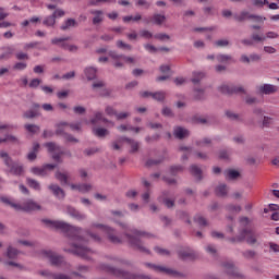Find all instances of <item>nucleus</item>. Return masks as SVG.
I'll return each instance as SVG.
<instances>
[{
	"label": "nucleus",
	"instance_id": "obj_1",
	"mask_svg": "<svg viewBox=\"0 0 279 279\" xmlns=\"http://www.w3.org/2000/svg\"><path fill=\"white\" fill-rule=\"evenodd\" d=\"M41 223L47 226L48 228H53L54 230H61L64 232L66 236L70 239L69 245L71 248H63L68 254H74V256H80V258H84V260H90V255L93 254V250L84 246V236H82V228L73 227L64 221L60 220H51V219H41Z\"/></svg>",
	"mask_w": 279,
	"mask_h": 279
},
{
	"label": "nucleus",
	"instance_id": "obj_2",
	"mask_svg": "<svg viewBox=\"0 0 279 279\" xmlns=\"http://www.w3.org/2000/svg\"><path fill=\"white\" fill-rule=\"evenodd\" d=\"M124 236L133 250H137V252H142L143 254H151V252L145 247L141 239H143V236H146V239H156V235L153 233H147L137 229H131L124 232Z\"/></svg>",
	"mask_w": 279,
	"mask_h": 279
},
{
	"label": "nucleus",
	"instance_id": "obj_3",
	"mask_svg": "<svg viewBox=\"0 0 279 279\" xmlns=\"http://www.w3.org/2000/svg\"><path fill=\"white\" fill-rule=\"evenodd\" d=\"M100 269L102 271H106V274H109L110 276H113L114 278H119V279H151V276L149 275L132 274L130 271H126L121 268H117L114 266H110L108 264H101Z\"/></svg>",
	"mask_w": 279,
	"mask_h": 279
},
{
	"label": "nucleus",
	"instance_id": "obj_4",
	"mask_svg": "<svg viewBox=\"0 0 279 279\" xmlns=\"http://www.w3.org/2000/svg\"><path fill=\"white\" fill-rule=\"evenodd\" d=\"M0 158L3 160L5 167L9 169V173L12 175L21 177L25 173V167L19 162H14V159L5 150H0Z\"/></svg>",
	"mask_w": 279,
	"mask_h": 279
},
{
	"label": "nucleus",
	"instance_id": "obj_5",
	"mask_svg": "<svg viewBox=\"0 0 279 279\" xmlns=\"http://www.w3.org/2000/svg\"><path fill=\"white\" fill-rule=\"evenodd\" d=\"M41 254L43 256H45V258H48L50 260V264L53 265V267H63L66 265L69 267L71 266L69 265V263H66V260H64V256L58 255L51 250L43 251Z\"/></svg>",
	"mask_w": 279,
	"mask_h": 279
},
{
	"label": "nucleus",
	"instance_id": "obj_6",
	"mask_svg": "<svg viewBox=\"0 0 279 279\" xmlns=\"http://www.w3.org/2000/svg\"><path fill=\"white\" fill-rule=\"evenodd\" d=\"M145 266L149 267L150 269H154L155 271H158L159 274H166V276H172V278H182L184 276L182 272L166 266H160L151 263H145Z\"/></svg>",
	"mask_w": 279,
	"mask_h": 279
},
{
	"label": "nucleus",
	"instance_id": "obj_7",
	"mask_svg": "<svg viewBox=\"0 0 279 279\" xmlns=\"http://www.w3.org/2000/svg\"><path fill=\"white\" fill-rule=\"evenodd\" d=\"M56 167H58V165H56V163H46L41 167H32L31 173H33V175H37L39 178H47V175H49V171H53V169H56Z\"/></svg>",
	"mask_w": 279,
	"mask_h": 279
},
{
	"label": "nucleus",
	"instance_id": "obj_8",
	"mask_svg": "<svg viewBox=\"0 0 279 279\" xmlns=\"http://www.w3.org/2000/svg\"><path fill=\"white\" fill-rule=\"evenodd\" d=\"M222 267L227 274V276H231V278H245L241 271H239V268L234 266L232 262H225L222 263Z\"/></svg>",
	"mask_w": 279,
	"mask_h": 279
},
{
	"label": "nucleus",
	"instance_id": "obj_9",
	"mask_svg": "<svg viewBox=\"0 0 279 279\" xmlns=\"http://www.w3.org/2000/svg\"><path fill=\"white\" fill-rule=\"evenodd\" d=\"M64 14V10L57 9L51 15L44 19L43 25H45L46 27H53L56 25V19H62Z\"/></svg>",
	"mask_w": 279,
	"mask_h": 279
},
{
	"label": "nucleus",
	"instance_id": "obj_10",
	"mask_svg": "<svg viewBox=\"0 0 279 279\" xmlns=\"http://www.w3.org/2000/svg\"><path fill=\"white\" fill-rule=\"evenodd\" d=\"M16 210H22L23 213H34L36 210H43V207L38 203L32 199H28L24 202L22 205L19 204V207Z\"/></svg>",
	"mask_w": 279,
	"mask_h": 279
},
{
	"label": "nucleus",
	"instance_id": "obj_11",
	"mask_svg": "<svg viewBox=\"0 0 279 279\" xmlns=\"http://www.w3.org/2000/svg\"><path fill=\"white\" fill-rule=\"evenodd\" d=\"M242 236H244V241H246L248 245H256L258 233L254 232L252 229H242Z\"/></svg>",
	"mask_w": 279,
	"mask_h": 279
},
{
	"label": "nucleus",
	"instance_id": "obj_12",
	"mask_svg": "<svg viewBox=\"0 0 279 279\" xmlns=\"http://www.w3.org/2000/svg\"><path fill=\"white\" fill-rule=\"evenodd\" d=\"M124 141V143H128L131 147V149L129 150V154H138V149H141V143L132 140L130 137L126 136H121L119 137V142Z\"/></svg>",
	"mask_w": 279,
	"mask_h": 279
},
{
	"label": "nucleus",
	"instance_id": "obj_13",
	"mask_svg": "<svg viewBox=\"0 0 279 279\" xmlns=\"http://www.w3.org/2000/svg\"><path fill=\"white\" fill-rule=\"evenodd\" d=\"M99 121H102V123H109V125H111V128H114V122L110 121L106 117H104V112H101V111H97L94 113V118L90 119V123H92V125H97V123H99Z\"/></svg>",
	"mask_w": 279,
	"mask_h": 279
},
{
	"label": "nucleus",
	"instance_id": "obj_14",
	"mask_svg": "<svg viewBox=\"0 0 279 279\" xmlns=\"http://www.w3.org/2000/svg\"><path fill=\"white\" fill-rule=\"evenodd\" d=\"M191 132L182 126H175L173 130V136L179 141H184V138H189Z\"/></svg>",
	"mask_w": 279,
	"mask_h": 279
},
{
	"label": "nucleus",
	"instance_id": "obj_15",
	"mask_svg": "<svg viewBox=\"0 0 279 279\" xmlns=\"http://www.w3.org/2000/svg\"><path fill=\"white\" fill-rule=\"evenodd\" d=\"M66 213L72 217L73 219H76L77 221H84L86 219V215L82 214L80 210H77L73 206H66Z\"/></svg>",
	"mask_w": 279,
	"mask_h": 279
},
{
	"label": "nucleus",
	"instance_id": "obj_16",
	"mask_svg": "<svg viewBox=\"0 0 279 279\" xmlns=\"http://www.w3.org/2000/svg\"><path fill=\"white\" fill-rule=\"evenodd\" d=\"M48 189L58 199H64V197H66L64 190H62V187H60L58 184H50Z\"/></svg>",
	"mask_w": 279,
	"mask_h": 279
},
{
	"label": "nucleus",
	"instance_id": "obj_17",
	"mask_svg": "<svg viewBox=\"0 0 279 279\" xmlns=\"http://www.w3.org/2000/svg\"><path fill=\"white\" fill-rule=\"evenodd\" d=\"M110 243H114L116 245H120L123 243V240L117 235V231L109 227V230L106 231Z\"/></svg>",
	"mask_w": 279,
	"mask_h": 279
},
{
	"label": "nucleus",
	"instance_id": "obj_18",
	"mask_svg": "<svg viewBox=\"0 0 279 279\" xmlns=\"http://www.w3.org/2000/svg\"><path fill=\"white\" fill-rule=\"evenodd\" d=\"M259 92L263 95H274L275 93H278V86L271 84H264L259 87Z\"/></svg>",
	"mask_w": 279,
	"mask_h": 279
},
{
	"label": "nucleus",
	"instance_id": "obj_19",
	"mask_svg": "<svg viewBox=\"0 0 279 279\" xmlns=\"http://www.w3.org/2000/svg\"><path fill=\"white\" fill-rule=\"evenodd\" d=\"M193 93H194L193 94L194 101H205V99H206V89L195 87L193 89Z\"/></svg>",
	"mask_w": 279,
	"mask_h": 279
},
{
	"label": "nucleus",
	"instance_id": "obj_20",
	"mask_svg": "<svg viewBox=\"0 0 279 279\" xmlns=\"http://www.w3.org/2000/svg\"><path fill=\"white\" fill-rule=\"evenodd\" d=\"M1 51L3 52L0 54V60H10L14 56V48L12 46L2 47Z\"/></svg>",
	"mask_w": 279,
	"mask_h": 279
},
{
	"label": "nucleus",
	"instance_id": "obj_21",
	"mask_svg": "<svg viewBox=\"0 0 279 279\" xmlns=\"http://www.w3.org/2000/svg\"><path fill=\"white\" fill-rule=\"evenodd\" d=\"M90 14L94 15L93 17V25H99L101 23H104V11L101 10H92Z\"/></svg>",
	"mask_w": 279,
	"mask_h": 279
},
{
	"label": "nucleus",
	"instance_id": "obj_22",
	"mask_svg": "<svg viewBox=\"0 0 279 279\" xmlns=\"http://www.w3.org/2000/svg\"><path fill=\"white\" fill-rule=\"evenodd\" d=\"M40 150V144L38 143H34L33 144V149L32 151H29L26 156L27 160L29 162H34V160H36V158H38V151Z\"/></svg>",
	"mask_w": 279,
	"mask_h": 279
},
{
	"label": "nucleus",
	"instance_id": "obj_23",
	"mask_svg": "<svg viewBox=\"0 0 279 279\" xmlns=\"http://www.w3.org/2000/svg\"><path fill=\"white\" fill-rule=\"evenodd\" d=\"M233 20L235 21V23H245V21H250V12L241 11L240 13H234Z\"/></svg>",
	"mask_w": 279,
	"mask_h": 279
},
{
	"label": "nucleus",
	"instance_id": "obj_24",
	"mask_svg": "<svg viewBox=\"0 0 279 279\" xmlns=\"http://www.w3.org/2000/svg\"><path fill=\"white\" fill-rule=\"evenodd\" d=\"M77 21L75 19H68L63 22V24L60 26V29L62 32H69V29L73 27H77Z\"/></svg>",
	"mask_w": 279,
	"mask_h": 279
},
{
	"label": "nucleus",
	"instance_id": "obj_25",
	"mask_svg": "<svg viewBox=\"0 0 279 279\" xmlns=\"http://www.w3.org/2000/svg\"><path fill=\"white\" fill-rule=\"evenodd\" d=\"M19 254H21V251H19L16 247H14L12 245H9L7 247L5 256L10 260H14V259L19 258Z\"/></svg>",
	"mask_w": 279,
	"mask_h": 279
},
{
	"label": "nucleus",
	"instance_id": "obj_26",
	"mask_svg": "<svg viewBox=\"0 0 279 279\" xmlns=\"http://www.w3.org/2000/svg\"><path fill=\"white\" fill-rule=\"evenodd\" d=\"M190 173L194 175L197 182H202V168H199L197 165H191L190 166Z\"/></svg>",
	"mask_w": 279,
	"mask_h": 279
},
{
	"label": "nucleus",
	"instance_id": "obj_27",
	"mask_svg": "<svg viewBox=\"0 0 279 279\" xmlns=\"http://www.w3.org/2000/svg\"><path fill=\"white\" fill-rule=\"evenodd\" d=\"M84 73L88 82H92V80H97V68H94V66L85 68Z\"/></svg>",
	"mask_w": 279,
	"mask_h": 279
},
{
	"label": "nucleus",
	"instance_id": "obj_28",
	"mask_svg": "<svg viewBox=\"0 0 279 279\" xmlns=\"http://www.w3.org/2000/svg\"><path fill=\"white\" fill-rule=\"evenodd\" d=\"M93 134L97 136V138H106V136H110V131L104 128H94Z\"/></svg>",
	"mask_w": 279,
	"mask_h": 279
},
{
	"label": "nucleus",
	"instance_id": "obj_29",
	"mask_svg": "<svg viewBox=\"0 0 279 279\" xmlns=\"http://www.w3.org/2000/svg\"><path fill=\"white\" fill-rule=\"evenodd\" d=\"M216 60L220 64H228V62H234V59L232 58V56L223 54V53L216 56Z\"/></svg>",
	"mask_w": 279,
	"mask_h": 279
},
{
	"label": "nucleus",
	"instance_id": "obj_30",
	"mask_svg": "<svg viewBox=\"0 0 279 279\" xmlns=\"http://www.w3.org/2000/svg\"><path fill=\"white\" fill-rule=\"evenodd\" d=\"M227 180H239L241 178V172L234 169L226 170Z\"/></svg>",
	"mask_w": 279,
	"mask_h": 279
},
{
	"label": "nucleus",
	"instance_id": "obj_31",
	"mask_svg": "<svg viewBox=\"0 0 279 279\" xmlns=\"http://www.w3.org/2000/svg\"><path fill=\"white\" fill-rule=\"evenodd\" d=\"M192 78H191V82L192 84H199V82H202V80H204V77H206V73L204 72H193L192 74Z\"/></svg>",
	"mask_w": 279,
	"mask_h": 279
},
{
	"label": "nucleus",
	"instance_id": "obj_32",
	"mask_svg": "<svg viewBox=\"0 0 279 279\" xmlns=\"http://www.w3.org/2000/svg\"><path fill=\"white\" fill-rule=\"evenodd\" d=\"M217 197H226L228 195V185L220 184L216 187Z\"/></svg>",
	"mask_w": 279,
	"mask_h": 279
},
{
	"label": "nucleus",
	"instance_id": "obj_33",
	"mask_svg": "<svg viewBox=\"0 0 279 279\" xmlns=\"http://www.w3.org/2000/svg\"><path fill=\"white\" fill-rule=\"evenodd\" d=\"M26 184L29 189H34V191H40V182L36 179L26 178Z\"/></svg>",
	"mask_w": 279,
	"mask_h": 279
},
{
	"label": "nucleus",
	"instance_id": "obj_34",
	"mask_svg": "<svg viewBox=\"0 0 279 279\" xmlns=\"http://www.w3.org/2000/svg\"><path fill=\"white\" fill-rule=\"evenodd\" d=\"M45 147H47V149L50 154H53V151H62V146H60L53 142L46 143Z\"/></svg>",
	"mask_w": 279,
	"mask_h": 279
},
{
	"label": "nucleus",
	"instance_id": "obj_35",
	"mask_svg": "<svg viewBox=\"0 0 279 279\" xmlns=\"http://www.w3.org/2000/svg\"><path fill=\"white\" fill-rule=\"evenodd\" d=\"M151 20L155 25H162V23H165V21H167V16H165L160 13H155L153 15Z\"/></svg>",
	"mask_w": 279,
	"mask_h": 279
},
{
	"label": "nucleus",
	"instance_id": "obj_36",
	"mask_svg": "<svg viewBox=\"0 0 279 279\" xmlns=\"http://www.w3.org/2000/svg\"><path fill=\"white\" fill-rule=\"evenodd\" d=\"M191 123H194V125H206L208 123V120L199 116H193L191 118Z\"/></svg>",
	"mask_w": 279,
	"mask_h": 279
},
{
	"label": "nucleus",
	"instance_id": "obj_37",
	"mask_svg": "<svg viewBox=\"0 0 279 279\" xmlns=\"http://www.w3.org/2000/svg\"><path fill=\"white\" fill-rule=\"evenodd\" d=\"M54 177L56 180H59L61 184H69V175L66 173L57 171Z\"/></svg>",
	"mask_w": 279,
	"mask_h": 279
},
{
	"label": "nucleus",
	"instance_id": "obj_38",
	"mask_svg": "<svg viewBox=\"0 0 279 279\" xmlns=\"http://www.w3.org/2000/svg\"><path fill=\"white\" fill-rule=\"evenodd\" d=\"M177 217H179L181 221H185V223H189V226H191V217L189 216V213L184 210H179L177 211Z\"/></svg>",
	"mask_w": 279,
	"mask_h": 279
},
{
	"label": "nucleus",
	"instance_id": "obj_39",
	"mask_svg": "<svg viewBox=\"0 0 279 279\" xmlns=\"http://www.w3.org/2000/svg\"><path fill=\"white\" fill-rule=\"evenodd\" d=\"M194 222L201 226V228H206V226H208V220H206L202 215L194 216Z\"/></svg>",
	"mask_w": 279,
	"mask_h": 279
},
{
	"label": "nucleus",
	"instance_id": "obj_40",
	"mask_svg": "<svg viewBox=\"0 0 279 279\" xmlns=\"http://www.w3.org/2000/svg\"><path fill=\"white\" fill-rule=\"evenodd\" d=\"M24 128L29 134H38V132H40V126L36 124H25Z\"/></svg>",
	"mask_w": 279,
	"mask_h": 279
},
{
	"label": "nucleus",
	"instance_id": "obj_41",
	"mask_svg": "<svg viewBox=\"0 0 279 279\" xmlns=\"http://www.w3.org/2000/svg\"><path fill=\"white\" fill-rule=\"evenodd\" d=\"M24 119H36V117H40V112L38 110H28L23 113Z\"/></svg>",
	"mask_w": 279,
	"mask_h": 279
},
{
	"label": "nucleus",
	"instance_id": "obj_42",
	"mask_svg": "<svg viewBox=\"0 0 279 279\" xmlns=\"http://www.w3.org/2000/svg\"><path fill=\"white\" fill-rule=\"evenodd\" d=\"M178 255H179V258H191V257H193V251H191V250H181V251H179L178 252Z\"/></svg>",
	"mask_w": 279,
	"mask_h": 279
},
{
	"label": "nucleus",
	"instance_id": "obj_43",
	"mask_svg": "<svg viewBox=\"0 0 279 279\" xmlns=\"http://www.w3.org/2000/svg\"><path fill=\"white\" fill-rule=\"evenodd\" d=\"M0 202H2V204H7V206H11V208H14L15 210H17L19 208V204L13 203L12 201H10V198L5 196H1Z\"/></svg>",
	"mask_w": 279,
	"mask_h": 279
},
{
	"label": "nucleus",
	"instance_id": "obj_44",
	"mask_svg": "<svg viewBox=\"0 0 279 279\" xmlns=\"http://www.w3.org/2000/svg\"><path fill=\"white\" fill-rule=\"evenodd\" d=\"M116 265H123L124 267H132V262L125 258H113Z\"/></svg>",
	"mask_w": 279,
	"mask_h": 279
},
{
	"label": "nucleus",
	"instance_id": "obj_45",
	"mask_svg": "<svg viewBox=\"0 0 279 279\" xmlns=\"http://www.w3.org/2000/svg\"><path fill=\"white\" fill-rule=\"evenodd\" d=\"M166 97H167V94L165 92H156V93H153L151 99H155V101H165Z\"/></svg>",
	"mask_w": 279,
	"mask_h": 279
},
{
	"label": "nucleus",
	"instance_id": "obj_46",
	"mask_svg": "<svg viewBox=\"0 0 279 279\" xmlns=\"http://www.w3.org/2000/svg\"><path fill=\"white\" fill-rule=\"evenodd\" d=\"M93 191V185L88 183L78 184V192L80 193H89Z\"/></svg>",
	"mask_w": 279,
	"mask_h": 279
},
{
	"label": "nucleus",
	"instance_id": "obj_47",
	"mask_svg": "<svg viewBox=\"0 0 279 279\" xmlns=\"http://www.w3.org/2000/svg\"><path fill=\"white\" fill-rule=\"evenodd\" d=\"M218 90L222 93V95H232V85H221Z\"/></svg>",
	"mask_w": 279,
	"mask_h": 279
},
{
	"label": "nucleus",
	"instance_id": "obj_48",
	"mask_svg": "<svg viewBox=\"0 0 279 279\" xmlns=\"http://www.w3.org/2000/svg\"><path fill=\"white\" fill-rule=\"evenodd\" d=\"M165 162V158L161 159H148L145 163L146 167H154L157 165H162Z\"/></svg>",
	"mask_w": 279,
	"mask_h": 279
},
{
	"label": "nucleus",
	"instance_id": "obj_49",
	"mask_svg": "<svg viewBox=\"0 0 279 279\" xmlns=\"http://www.w3.org/2000/svg\"><path fill=\"white\" fill-rule=\"evenodd\" d=\"M213 140L205 137L195 142L196 147H204V145H211Z\"/></svg>",
	"mask_w": 279,
	"mask_h": 279
},
{
	"label": "nucleus",
	"instance_id": "obj_50",
	"mask_svg": "<svg viewBox=\"0 0 279 279\" xmlns=\"http://www.w3.org/2000/svg\"><path fill=\"white\" fill-rule=\"evenodd\" d=\"M253 44L254 43H265V40H267V37L263 36V35H258L256 33H253L251 36Z\"/></svg>",
	"mask_w": 279,
	"mask_h": 279
},
{
	"label": "nucleus",
	"instance_id": "obj_51",
	"mask_svg": "<svg viewBox=\"0 0 279 279\" xmlns=\"http://www.w3.org/2000/svg\"><path fill=\"white\" fill-rule=\"evenodd\" d=\"M5 143H12L13 145H21V140L14 135H7L5 137Z\"/></svg>",
	"mask_w": 279,
	"mask_h": 279
},
{
	"label": "nucleus",
	"instance_id": "obj_52",
	"mask_svg": "<svg viewBox=\"0 0 279 279\" xmlns=\"http://www.w3.org/2000/svg\"><path fill=\"white\" fill-rule=\"evenodd\" d=\"M230 243H243L245 241V235H243L242 231H240V235L236 238H228L227 239Z\"/></svg>",
	"mask_w": 279,
	"mask_h": 279
},
{
	"label": "nucleus",
	"instance_id": "obj_53",
	"mask_svg": "<svg viewBox=\"0 0 279 279\" xmlns=\"http://www.w3.org/2000/svg\"><path fill=\"white\" fill-rule=\"evenodd\" d=\"M63 138L65 143H80V140L71 135V133H63Z\"/></svg>",
	"mask_w": 279,
	"mask_h": 279
},
{
	"label": "nucleus",
	"instance_id": "obj_54",
	"mask_svg": "<svg viewBox=\"0 0 279 279\" xmlns=\"http://www.w3.org/2000/svg\"><path fill=\"white\" fill-rule=\"evenodd\" d=\"M181 171H184V167L183 166L178 165V166H171L170 167V173L172 175H178V173H181Z\"/></svg>",
	"mask_w": 279,
	"mask_h": 279
},
{
	"label": "nucleus",
	"instance_id": "obj_55",
	"mask_svg": "<svg viewBox=\"0 0 279 279\" xmlns=\"http://www.w3.org/2000/svg\"><path fill=\"white\" fill-rule=\"evenodd\" d=\"M226 117L231 121H241V116L239 113H234L232 111H226Z\"/></svg>",
	"mask_w": 279,
	"mask_h": 279
},
{
	"label": "nucleus",
	"instance_id": "obj_56",
	"mask_svg": "<svg viewBox=\"0 0 279 279\" xmlns=\"http://www.w3.org/2000/svg\"><path fill=\"white\" fill-rule=\"evenodd\" d=\"M248 21H255V23H263L264 21H267V17L250 13Z\"/></svg>",
	"mask_w": 279,
	"mask_h": 279
},
{
	"label": "nucleus",
	"instance_id": "obj_57",
	"mask_svg": "<svg viewBox=\"0 0 279 279\" xmlns=\"http://www.w3.org/2000/svg\"><path fill=\"white\" fill-rule=\"evenodd\" d=\"M105 112H106L107 117H116L117 118V114H118L117 109H114L112 106H107L105 108Z\"/></svg>",
	"mask_w": 279,
	"mask_h": 279
},
{
	"label": "nucleus",
	"instance_id": "obj_58",
	"mask_svg": "<svg viewBox=\"0 0 279 279\" xmlns=\"http://www.w3.org/2000/svg\"><path fill=\"white\" fill-rule=\"evenodd\" d=\"M226 210H228V213H241L242 208L239 205H227Z\"/></svg>",
	"mask_w": 279,
	"mask_h": 279
},
{
	"label": "nucleus",
	"instance_id": "obj_59",
	"mask_svg": "<svg viewBox=\"0 0 279 279\" xmlns=\"http://www.w3.org/2000/svg\"><path fill=\"white\" fill-rule=\"evenodd\" d=\"M161 114L163 117H170V118L175 117V114L173 113V110H171V108H169V107H163L161 110Z\"/></svg>",
	"mask_w": 279,
	"mask_h": 279
},
{
	"label": "nucleus",
	"instance_id": "obj_60",
	"mask_svg": "<svg viewBox=\"0 0 279 279\" xmlns=\"http://www.w3.org/2000/svg\"><path fill=\"white\" fill-rule=\"evenodd\" d=\"M16 60L23 61V60H29V54L23 51H19L15 53Z\"/></svg>",
	"mask_w": 279,
	"mask_h": 279
},
{
	"label": "nucleus",
	"instance_id": "obj_61",
	"mask_svg": "<svg viewBox=\"0 0 279 279\" xmlns=\"http://www.w3.org/2000/svg\"><path fill=\"white\" fill-rule=\"evenodd\" d=\"M154 38H156L157 40H161V41L171 40V36L167 35L165 33L156 34V35H154Z\"/></svg>",
	"mask_w": 279,
	"mask_h": 279
},
{
	"label": "nucleus",
	"instance_id": "obj_62",
	"mask_svg": "<svg viewBox=\"0 0 279 279\" xmlns=\"http://www.w3.org/2000/svg\"><path fill=\"white\" fill-rule=\"evenodd\" d=\"M216 47H229L230 46V40L228 39H218L215 41Z\"/></svg>",
	"mask_w": 279,
	"mask_h": 279
},
{
	"label": "nucleus",
	"instance_id": "obj_63",
	"mask_svg": "<svg viewBox=\"0 0 279 279\" xmlns=\"http://www.w3.org/2000/svg\"><path fill=\"white\" fill-rule=\"evenodd\" d=\"M269 125H271V118L264 116L260 128H269Z\"/></svg>",
	"mask_w": 279,
	"mask_h": 279
},
{
	"label": "nucleus",
	"instance_id": "obj_64",
	"mask_svg": "<svg viewBox=\"0 0 279 279\" xmlns=\"http://www.w3.org/2000/svg\"><path fill=\"white\" fill-rule=\"evenodd\" d=\"M52 279H71V276L64 274H53Z\"/></svg>",
	"mask_w": 279,
	"mask_h": 279
}]
</instances>
